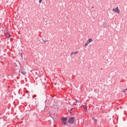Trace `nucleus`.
<instances>
[{"label":"nucleus","mask_w":127,"mask_h":127,"mask_svg":"<svg viewBox=\"0 0 127 127\" xmlns=\"http://www.w3.org/2000/svg\"><path fill=\"white\" fill-rule=\"evenodd\" d=\"M74 121H75V118L71 117L68 120V124H71V125H72V124H74Z\"/></svg>","instance_id":"f257e3e1"},{"label":"nucleus","mask_w":127,"mask_h":127,"mask_svg":"<svg viewBox=\"0 0 127 127\" xmlns=\"http://www.w3.org/2000/svg\"><path fill=\"white\" fill-rule=\"evenodd\" d=\"M113 11L119 14L121 11L120 10V9H119V7H117L116 8L113 9Z\"/></svg>","instance_id":"f03ea898"},{"label":"nucleus","mask_w":127,"mask_h":127,"mask_svg":"<svg viewBox=\"0 0 127 127\" xmlns=\"http://www.w3.org/2000/svg\"><path fill=\"white\" fill-rule=\"evenodd\" d=\"M5 36L6 38H9V37H11V35L8 33V32H7V33L5 35Z\"/></svg>","instance_id":"7ed1b4c3"},{"label":"nucleus","mask_w":127,"mask_h":127,"mask_svg":"<svg viewBox=\"0 0 127 127\" xmlns=\"http://www.w3.org/2000/svg\"><path fill=\"white\" fill-rule=\"evenodd\" d=\"M21 74H22V75H26V72H25V69H22L21 70Z\"/></svg>","instance_id":"20e7f679"},{"label":"nucleus","mask_w":127,"mask_h":127,"mask_svg":"<svg viewBox=\"0 0 127 127\" xmlns=\"http://www.w3.org/2000/svg\"><path fill=\"white\" fill-rule=\"evenodd\" d=\"M92 41H93V39H92L91 38H89L87 41V42L89 44L90 43H91V42H92Z\"/></svg>","instance_id":"39448f33"},{"label":"nucleus","mask_w":127,"mask_h":127,"mask_svg":"<svg viewBox=\"0 0 127 127\" xmlns=\"http://www.w3.org/2000/svg\"><path fill=\"white\" fill-rule=\"evenodd\" d=\"M102 27L104 28H107V23H106V22L103 23V24L102 25Z\"/></svg>","instance_id":"423d86ee"},{"label":"nucleus","mask_w":127,"mask_h":127,"mask_svg":"<svg viewBox=\"0 0 127 127\" xmlns=\"http://www.w3.org/2000/svg\"><path fill=\"white\" fill-rule=\"evenodd\" d=\"M82 107H84V110H85V112L86 113H88V110L87 109V106H86L85 105H82Z\"/></svg>","instance_id":"0eeeda50"},{"label":"nucleus","mask_w":127,"mask_h":127,"mask_svg":"<svg viewBox=\"0 0 127 127\" xmlns=\"http://www.w3.org/2000/svg\"><path fill=\"white\" fill-rule=\"evenodd\" d=\"M62 121V122H66L67 121V118H63Z\"/></svg>","instance_id":"6e6552de"},{"label":"nucleus","mask_w":127,"mask_h":127,"mask_svg":"<svg viewBox=\"0 0 127 127\" xmlns=\"http://www.w3.org/2000/svg\"><path fill=\"white\" fill-rule=\"evenodd\" d=\"M63 125H64V126H66L67 125V122L66 121H63Z\"/></svg>","instance_id":"1a4fd4ad"},{"label":"nucleus","mask_w":127,"mask_h":127,"mask_svg":"<svg viewBox=\"0 0 127 127\" xmlns=\"http://www.w3.org/2000/svg\"><path fill=\"white\" fill-rule=\"evenodd\" d=\"M89 45V44L86 42V43H85L84 44V47H86V46H88Z\"/></svg>","instance_id":"9d476101"},{"label":"nucleus","mask_w":127,"mask_h":127,"mask_svg":"<svg viewBox=\"0 0 127 127\" xmlns=\"http://www.w3.org/2000/svg\"><path fill=\"white\" fill-rule=\"evenodd\" d=\"M73 54H74V52H71L70 54V56L72 57V55Z\"/></svg>","instance_id":"9b49d317"},{"label":"nucleus","mask_w":127,"mask_h":127,"mask_svg":"<svg viewBox=\"0 0 127 127\" xmlns=\"http://www.w3.org/2000/svg\"><path fill=\"white\" fill-rule=\"evenodd\" d=\"M39 3H41V2H42V0H39Z\"/></svg>","instance_id":"f8f14e48"},{"label":"nucleus","mask_w":127,"mask_h":127,"mask_svg":"<svg viewBox=\"0 0 127 127\" xmlns=\"http://www.w3.org/2000/svg\"><path fill=\"white\" fill-rule=\"evenodd\" d=\"M78 53V52H75L74 54H77Z\"/></svg>","instance_id":"ddd939ff"},{"label":"nucleus","mask_w":127,"mask_h":127,"mask_svg":"<svg viewBox=\"0 0 127 127\" xmlns=\"http://www.w3.org/2000/svg\"><path fill=\"white\" fill-rule=\"evenodd\" d=\"M94 121L96 122L95 124H97V119H95Z\"/></svg>","instance_id":"4468645a"},{"label":"nucleus","mask_w":127,"mask_h":127,"mask_svg":"<svg viewBox=\"0 0 127 127\" xmlns=\"http://www.w3.org/2000/svg\"><path fill=\"white\" fill-rule=\"evenodd\" d=\"M75 103H78V101L76 99H75Z\"/></svg>","instance_id":"2eb2a0df"},{"label":"nucleus","mask_w":127,"mask_h":127,"mask_svg":"<svg viewBox=\"0 0 127 127\" xmlns=\"http://www.w3.org/2000/svg\"><path fill=\"white\" fill-rule=\"evenodd\" d=\"M81 108H84V109H85V107H83V106H81Z\"/></svg>","instance_id":"dca6fc26"},{"label":"nucleus","mask_w":127,"mask_h":127,"mask_svg":"<svg viewBox=\"0 0 127 127\" xmlns=\"http://www.w3.org/2000/svg\"><path fill=\"white\" fill-rule=\"evenodd\" d=\"M44 42H47V41H46V40L44 41Z\"/></svg>","instance_id":"f3484780"},{"label":"nucleus","mask_w":127,"mask_h":127,"mask_svg":"<svg viewBox=\"0 0 127 127\" xmlns=\"http://www.w3.org/2000/svg\"><path fill=\"white\" fill-rule=\"evenodd\" d=\"M91 7H92V8H94V6H93Z\"/></svg>","instance_id":"a211bd4d"},{"label":"nucleus","mask_w":127,"mask_h":127,"mask_svg":"<svg viewBox=\"0 0 127 127\" xmlns=\"http://www.w3.org/2000/svg\"><path fill=\"white\" fill-rule=\"evenodd\" d=\"M127 88H126V89H125V91H127Z\"/></svg>","instance_id":"6ab92c4d"},{"label":"nucleus","mask_w":127,"mask_h":127,"mask_svg":"<svg viewBox=\"0 0 127 127\" xmlns=\"http://www.w3.org/2000/svg\"><path fill=\"white\" fill-rule=\"evenodd\" d=\"M123 92H126V90H124V91H123Z\"/></svg>","instance_id":"aec40b11"},{"label":"nucleus","mask_w":127,"mask_h":127,"mask_svg":"<svg viewBox=\"0 0 127 127\" xmlns=\"http://www.w3.org/2000/svg\"><path fill=\"white\" fill-rule=\"evenodd\" d=\"M72 110H73V109H71V111H72Z\"/></svg>","instance_id":"412c9836"}]
</instances>
